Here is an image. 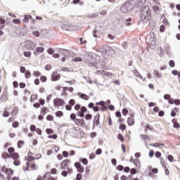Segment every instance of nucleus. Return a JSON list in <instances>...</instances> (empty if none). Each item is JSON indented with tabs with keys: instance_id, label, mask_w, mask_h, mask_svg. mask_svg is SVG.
<instances>
[{
	"instance_id": "nucleus-1",
	"label": "nucleus",
	"mask_w": 180,
	"mask_h": 180,
	"mask_svg": "<svg viewBox=\"0 0 180 180\" xmlns=\"http://www.w3.org/2000/svg\"><path fill=\"white\" fill-rule=\"evenodd\" d=\"M8 153L4 152L1 154L2 158L4 160H6L8 158H13L14 160L13 165H15V167H18L20 165V156L19 155V153L15 152V148L10 147L7 150Z\"/></svg>"
},
{
	"instance_id": "nucleus-2",
	"label": "nucleus",
	"mask_w": 180,
	"mask_h": 180,
	"mask_svg": "<svg viewBox=\"0 0 180 180\" xmlns=\"http://www.w3.org/2000/svg\"><path fill=\"white\" fill-rule=\"evenodd\" d=\"M26 167H23V171H29V167L31 169H36V164L34 163V158L33 156H28L26 158Z\"/></svg>"
},
{
	"instance_id": "nucleus-3",
	"label": "nucleus",
	"mask_w": 180,
	"mask_h": 180,
	"mask_svg": "<svg viewBox=\"0 0 180 180\" xmlns=\"http://www.w3.org/2000/svg\"><path fill=\"white\" fill-rule=\"evenodd\" d=\"M1 172H4V174H6L7 180H11L12 179V175H13V173L15 172L13 171V169L6 167V166H3L1 167Z\"/></svg>"
},
{
	"instance_id": "nucleus-4",
	"label": "nucleus",
	"mask_w": 180,
	"mask_h": 180,
	"mask_svg": "<svg viewBox=\"0 0 180 180\" xmlns=\"http://www.w3.org/2000/svg\"><path fill=\"white\" fill-rule=\"evenodd\" d=\"M141 18L143 23H147V22L151 20V11H150V8H148L146 12L142 13Z\"/></svg>"
},
{
	"instance_id": "nucleus-5",
	"label": "nucleus",
	"mask_w": 180,
	"mask_h": 180,
	"mask_svg": "<svg viewBox=\"0 0 180 180\" xmlns=\"http://www.w3.org/2000/svg\"><path fill=\"white\" fill-rule=\"evenodd\" d=\"M101 53L105 54V56H112V48L108 45H103L100 49Z\"/></svg>"
},
{
	"instance_id": "nucleus-6",
	"label": "nucleus",
	"mask_w": 180,
	"mask_h": 180,
	"mask_svg": "<svg viewBox=\"0 0 180 180\" xmlns=\"http://www.w3.org/2000/svg\"><path fill=\"white\" fill-rule=\"evenodd\" d=\"M65 105V101L60 98H56L53 100V106L55 108H60Z\"/></svg>"
},
{
	"instance_id": "nucleus-7",
	"label": "nucleus",
	"mask_w": 180,
	"mask_h": 180,
	"mask_svg": "<svg viewBox=\"0 0 180 180\" xmlns=\"http://www.w3.org/2000/svg\"><path fill=\"white\" fill-rule=\"evenodd\" d=\"M96 106H101V108H99V110H101V112H105V110H108L106 103L103 101L96 102Z\"/></svg>"
},
{
	"instance_id": "nucleus-8",
	"label": "nucleus",
	"mask_w": 180,
	"mask_h": 180,
	"mask_svg": "<svg viewBox=\"0 0 180 180\" xmlns=\"http://www.w3.org/2000/svg\"><path fill=\"white\" fill-rule=\"evenodd\" d=\"M75 124L79 127H85V126H86V122L84 119L77 118V120H75Z\"/></svg>"
},
{
	"instance_id": "nucleus-9",
	"label": "nucleus",
	"mask_w": 180,
	"mask_h": 180,
	"mask_svg": "<svg viewBox=\"0 0 180 180\" xmlns=\"http://www.w3.org/2000/svg\"><path fill=\"white\" fill-rule=\"evenodd\" d=\"M28 157H33L34 160H40V158H41V154H40L37 151H34V152L29 151Z\"/></svg>"
},
{
	"instance_id": "nucleus-10",
	"label": "nucleus",
	"mask_w": 180,
	"mask_h": 180,
	"mask_svg": "<svg viewBox=\"0 0 180 180\" xmlns=\"http://www.w3.org/2000/svg\"><path fill=\"white\" fill-rule=\"evenodd\" d=\"M36 43L33 41H27L25 45V49H27V50H31L33 51V50L36 49Z\"/></svg>"
},
{
	"instance_id": "nucleus-11",
	"label": "nucleus",
	"mask_w": 180,
	"mask_h": 180,
	"mask_svg": "<svg viewBox=\"0 0 180 180\" xmlns=\"http://www.w3.org/2000/svg\"><path fill=\"white\" fill-rule=\"evenodd\" d=\"M70 162H71V161L68 159L62 161V162L60 163L61 169H67L70 165Z\"/></svg>"
},
{
	"instance_id": "nucleus-12",
	"label": "nucleus",
	"mask_w": 180,
	"mask_h": 180,
	"mask_svg": "<svg viewBox=\"0 0 180 180\" xmlns=\"http://www.w3.org/2000/svg\"><path fill=\"white\" fill-rule=\"evenodd\" d=\"M75 167L77 168V172H79V174H82L84 171H85V169L84 168V166L81 165V163L77 162L75 163Z\"/></svg>"
},
{
	"instance_id": "nucleus-13",
	"label": "nucleus",
	"mask_w": 180,
	"mask_h": 180,
	"mask_svg": "<svg viewBox=\"0 0 180 180\" xmlns=\"http://www.w3.org/2000/svg\"><path fill=\"white\" fill-rule=\"evenodd\" d=\"M101 117L100 114L96 115L93 121V127H96V126H99V119Z\"/></svg>"
},
{
	"instance_id": "nucleus-14",
	"label": "nucleus",
	"mask_w": 180,
	"mask_h": 180,
	"mask_svg": "<svg viewBox=\"0 0 180 180\" xmlns=\"http://www.w3.org/2000/svg\"><path fill=\"white\" fill-rule=\"evenodd\" d=\"M45 176L47 180H58V178L57 176H51V173H50V172H46Z\"/></svg>"
},
{
	"instance_id": "nucleus-15",
	"label": "nucleus",
	"mask_w": 180,
	"mask_h": 180,
	"mask_svg": "<svg viewBox=\"0 0 180 180\" xmlns=\"http://www.w3.org/2000/svg\"><path fill=\"white\" fill-rule=\"evenodd\" d=\"M61 78V75L57 73V72H53L51 77V80L53 82L58 81Z\"/></svg>"
},
{
	"instance_id": "nucleus-16",
	"label": "nucleus",
	"mask_w": 180,
	"mask_h": 180,
	"mask_svg": "<svg viewBox=\"0 0 180 180\" xmlns=\"http://www.w3.org/2000/svg\"><path fill=\"white\" fill-rule=\"evenodd\" d=\"M97 74H101V75H104L105 77H112L113 75V73L105 70H97Z\"/></svg>"
},
{
	"instance_id": "nucleus-17",
	"label": "nucleus",
	"mask_w": 180,
	"mask_h": 180,
	"mask_svg": "<svg viewBox=\"0 0 180 180\" xmlns=\"http://www.w3.org/2000/svg\"><path fill=\"white\" fill-rule=\"evenodd\" d=\"M49 112H50V110L49 109V108L46 106H43L41 108L40 113L43 116H46V115H47V113H49Z\"/></svg>"
},
{
	"instance_id": "nucleus-18",
	"label": "nucleus",
	"mask_w": 180,
	"mask_h": 180,
	"mask_svg": "<svg viewBox=\"0 0 180 180\" xmlns=\"http://www.w3.org/2000/svg\"><path fill=\"white\" fill-rule=\"evenodd\" d=\"M88 108L89 109H93L94 112H99V107L95 106V104H94V103H89L88 104Z\"/></svg>"
},
{
	"instance_id": "nucleus-19",
	"label": "nucleus",
	"mask_w": 180,
	"mask_h": 180,
	"mask_svg": "<svg viewBox=\"0 0 180 180\" xmlns=\"http://www.w3.org/2000/svg\"><path fill=\"white\" fill-rule=\"evenodd\" d=\"M143 127H144V130H145L146 133H147V131H148V130L150 131H154V127H153V125H151L150 124H146Z\"/></svg>"
},
{
	"instance_id": "nucleus-20",
	"label": "nucleus",
	"mask_w": 180,
	"mask_h": 180,
	"mask_svg": "<svg viewBox=\"0 0 180 180\" xmlns=\"http://www.w3.org/2000/svg\"><path fill=\"white\" fill-rule=\"evenodd\" d=\"M44 51V48L43 47H37L36 48L35 51H34V56H39L40 53H43Z\"/></svg>"
},
{
	"instance_id": "nucleus-21",
	"label": "nucleus",
	"mask_w": 180,
	"mask_h": 180,
	"mask_svg": "<svg viewBox=\"0 0 180 180\" xmlns=\"http://www.w3.org/2000/svg\"><path fill=\"white\" fill-rule=\"evenodd\" d=\"M179 112V108L178 107H175L174 109H172L171 116L172 117H175L176 114Z\"/></svg>"
},
{
	"instance_id": "nucleus-22",
	"label": "nucleus",
	"mask_w": 180,
	"mask_h": 180,
	"mask_svg": "<svg viewBox=\"0 0 180 180\" xmlns=\"http://www.w3.org/2000/svg\"><path fill=\"white\" fill-rule=\"evenodd\" d=\"M130 162H133V164H134V165L137 167V168H140V167H141L140 164V160L139 159H131Z\"/></svg>"
},
{
	"instance_id": "nucleus-23",
	"label": "nucleus",
	"mask_w": 180,
	"mask_h": 180,
	"mask_svg": "<svg viewBox=\"0 0 180 180\" xmlns=\"http://www.w3.org/2000/svg\"><path fill=\"white\" fill-rule=\"evenodd\" d=\"M78 96L81 98L82 99H84V101H89V96L85 94L82 93H77Z\"/></svg>"
},
{
	"instance_id": "nucleus-24",
	"label": "nucleus",
	"mask_w": 180,
	"mask_h": 180,
	"mask_svg": "<svg viewBox=\"0 0 180 180\" xmlns=\"http://www.w3.org/2000/svg\"><path fill=\"white\" fill-rule=\"evenodd\" d=\"M134 74L137 77V78H139L140 79H142V81H146V78H143V76L139 72L138 70H134Z\"/></svg>"
},
{
	"instance_id": "nucleus-25",
	"label": "nucleus",
	"mask_w": 180,
	"mask_h": 180,
	"mask_svg": "<svg viewBox=\"0 0 180 180\" xmlns=\"http://www.w3.org/2000/svg\"><path fill=\"white\" fill-rule=\"evenodd\" d=\"M172 122L173 123V127L174 129H180V124L179 122H177L176 119H172Z\"/></svg>"
},
{
	"instance_id": "nucleus-26",
	"label": "nucleus",
	"mask_w": 180,
	"mask_h": 180,
	"mask_svg": "<svg viewBox=\"0 0 180 180\" xmlns=\"http://www.w3.org/2000/svg\"><path fill=\"white\" fill-rule=\"evenodd\" d=\"M62 29H63V30L70 31L72 29V25L65 24L62 26Z\"/></svg>"
},
{
	"instance_id": "nucleus-27",
	"label": "nucleus",
	"mask_w": 180,
	"mask_h": 180,
	"mask_svg": "<svg viewBox=\"0 0 180 180\" xmlns=\"http://www.w3.org/2000/svg\"><path fill=\"white\" fill-rule=\"evenodd\" d=\"M32 19V15H24V19L22 20L23 23H29V20Z\"/></svg>"
},
{
	"instance_id": "nucleus-28",
	"label": "nucleus",
	"mask_w": 180,
	"mask_h": 180,
	"mask_svg": "<svg viewBox=\"0 0 180 180\" xmlns=\"http://www.w3.org/2000/svg\"><path fill=\"white\" fill-rule=\"evenodd\" d=\"M174 105H176V106H179V105H180V100L172 98L170 101V105H174Z\"/></svg>"
},
{
	"instance_id": "nucleus-29",
	"label": "nucleus",
	"mask_w": 180,
	"mask_h": 180,
	"mask_svg": "<svg viewBox=\"0 0 180 180\" xmlns=\"http://www.w3.org/2000/svg\"><path fill=\"white\" fill-rule=\"evenodd\" d=\"M37 98H39V96H37V94H32L30 96V101L32 103L35 102V101H37Z\"/></svg>"
},
{
	"instance_id": "nucleus-30",
	"label": "nucleus",
	"mask_w": 180,
	"mask_h": 180,
	"mask_svg": "<svg viewBox=\"0 0 180 180\" xmlns=\"http://www.w3.org/2000/svg\"><path fill=\"white\" fill-rule=\"evenodd\" d=\"M127 124L128 126H133L134 124V118L128 117Z\"/></svg>"
},
{
	"instance_id": "nucleus-31",
	"label": "nucleus",
	"mask_w": 180,
	"mask_h": 180,
	"mask_svg": "<svg viewBox=\"0 0 180 180\" xmlns=\"http://www.w3.org/2000/svg\"><path fill=\"white\" fill-rule=\"evenodd\" d=\"M59 51L60 52V54H63V56H67V54L70 53V51L67 49H60Z\"/></svg>"
},
{
	"instance_id": "nucleus-32",
	"label": "nucleus",
	"mask_w": 180,
	"mask_h": 180,
	"mask_svg": "<svg viewBox=\"0 0 180 180\" xmlns=\"http://www.w3.org/2000/svg\"><path fill=\"white\" fill-rule=\"evenodd\" d=\"M117 139H118L121 143H124V136L122 134H118Z\"/></svg>"
},
{
	"instance_id": "nucleus-33",
	"label": "nucleus",
	"mask_w": 180,
	"mask_h": 180,
	"mask_svg": "<svg viewBox=\"0 0 180 180\" xmlns=\"http://www.w3.org/2000/svg\"><path fill=\"white\" fill-rule=\"evenodd\" d=\"M17 146L18 148H22L23 146H25V141H22V140L18 141Z\"/></svg>"
},
{
	"instance_id": "nucleus-34",
	"label": "nucleus",
	"mask_w": 180,
	"mask_h": 180,
	"mask_svg": "<svg viewBox=\"0 0 180 180\" xmlns=\"http://www.w3.org/2000/svg\"><path fill=\"white\" fill-rule=\"evenodd\" d=\"M164 99L168 101L169 103H171V101H172V98H171V96L169 94H165L164 96Z\"/></svg>"
},
{
	"instance_id": "nucleus-35",
	"label": "nucleus",
	"mask_w": 180,
	"mask_h": 180,
	"mask_svg": "<svg viewBox=\"0 0 180 180\" xmlns=\"http://www.w3.org/2000/svg\"><path fill=\"white\" fill-rule=\"evenodd\" d=\"M24 57H27V58H30L32 57V52L30 51H24L23 52Z\"/></svg>"
},
{
	"instance_id": "nucleus-36",
	"label": "nucleus",
	"mask_w": 180,
	"mask_h": 180,
	"mask_svg": "<svg viewBox=\"0 0 180 180\" xmlns=\"http://www.w3.org/2000/svg\"><path fill=\"white\" fill-rule=\"evenodd\" d=\"M152 147H155V148H158V147H164V143H152L150 145Z\"/></svg>"
},
{
	"instance_id": "nucleus-37",
	"label": "nucleus",
	"mask_w": 180,
	"mask_h": 180,
	"mask_svg": "<svg viewBox=\"0 0 180 180\" xmlns=\"http://www.w3.org/2000/svg\"><path fill=\"white\" fill-rule=\"evenodd\" d=\"M57 172H58V170H57V168H52L51 169V171L49 172V173L51 174V175H57Z\"/></svg>"
},
{
	"instance_id": "nucleus-38",
	"label": "nucleus",
	"mask_w": 180,
	"mask_h": 180,
	"mask_svg": "<svg viewBox=\"0 0 180 180\" xmlns=\"http://www.w3.org/2000/svg\"><path fill=\"white\" fill-rule=\"evenodd\" d=\"M32 77V73L30 72V71L27 70L25 75V77L26 78V79H29V78H30Z\"/></svg>"
},
{
	"instance_id": "nucleus-39",
	"label": "nucleus",
	"mask_w": 180,
	"mask_h": 180,
	"mask_svg": "<svg viewBox=\"0 0 180 180\" xmlns=\"http://www.w3.org/2000/svg\"><path fill=\"white\" fill-rule=\"evenodd\" d=\"M18 113H19V109H18V108H14L13 110L11 112V115H13V116H16V115H18Z\"/></svg>"
},
{
	"instance_id": "nucleus-40",
	"label": "nucleus",
	"mask_w": 180,
	"mask_h": 180,
	"mask_svg": "<svg viewBox=\"0 0 180 180\" xmlns=\"http://www.w3.org/2000/svg\"><path fill=\"white\" fill-rule=\"evenodd\" d=\"M62 116H64V112L63 111H57L56 113V117H62Z\"/></svg>"
},
{
	"instance_id": "nucleus-41",
	"label": "nucleus",
	"mask_w": 180,
	"mask_h": 180,
	"mask_svg": "<svg viewBox=\"0 0 180 180\" xmlns=\"http://www.w3.org/2000/svg\"><path fill=\"white\" fill-rule=\"evenodd\" d=\"M160 164L162 168H165V167L167 166V164H165V160H164V158H160Z\"/></svg>"
},
{
	"instance_id": "nucleus-42",
	"label": "nucleus",
	"mask_w": 180,
	"mask_h": 180,
	"mask_svg": "<svg viewBox=\"0 0 180 180\" xmlns=\"http://www.w3.org/2000/svg\"><path fill=\"white\" fill-rule=\"evenodd\" d=\"M154 74L155 77H157V78H161V77H162V75L160 73V72H158V70H154Z\"/></svg>"
},
{
	"instance_id": "nucleus-43",
	"label": "nucleus",
	"mask_w": 180,
	"mask_h": 180,
	"mask_svg": "<svg viewBox=\"0 0 180 180\" xmlns=\"http://www.w3.org/2000/svg\"><path fill=\"white\" fill-rule=\"evenodd\" d=\"M70 119L71 120H73L74 122H75V120H77V115H75V113H72L70 115Z\"/></svg>"
},
{
	"instance_id": "nucleus-44",
	"label": "nucleus",
	"mask_w": 180,
	"mask_h": 180,
	"mask_svg": "<svg viewBox=\"0 0 180 180\" xmlns=\"http://www.w3.org/2000/svg\"><path fill=\"white\" fill-rule=\"evenodd\" d=\"M0 99L1 101H3V102H6V101H8V96L3 94Z\"/></svg>"
},
{
	"instance_id": "nucleus-45",
	"label": "nucleus",
	"mask_w": 180,
	"mask_h": 180,
	"mask_svg": "<svg viewBox=\"0 0 180 180\" xmlns=\"http://www.w3.org/2000/svg\"><path fill=\"white\" fill-rule=\"evenodd\" d=\"M46 120H49V122H53V120H54V117L51 115H48L46 116Z\"/></svg>"
},
{
	"instance_id": "nucleus-46",
	"label": "nucleus",
	"mask_w": 180,
	"mask_h": 180,
	"mask_svg": "<svg viewBox=\"0 0 180 180\" xmlns=\"http://www.w3.org/2000/svg\"><path fill=\"white\" fill-rule=\"evenodd\" d=\"M80 161L84 164V165H88V159L86 158H81Z\"/></svg>"
},
{
	"instance_id": "nucleus-47",
	"label": "nucleus",
	"mask_w": 180,
	"mask_h": 180,
	"mask_svg": "<svg viewBox=\"0 0 180 180\" xmlns=\"http://www.w3.org/2000/svg\"><path fill=\"white\" fill-rule=\"evenodd\" d=\"M120 130H122V131H124L126 130V124H121L119 127Z\"/></svg>"
},
{
	"instance_id": "nucleus-48",
	"label": "nucleus",
	"mask_w": 180,
	"mask_h": 180,
	"mask_svg": "<svg viewBox=\"0 0 180 180\" xmlns=\"http://www.w3.org/2000/svg\"><path fill=\"white\" fill-rule=\"evenodd\" d=\"M34 77H40L41 75V73L39 72L38 70L33 72Z\"/></svg>"
},
{
	"instance_id": "nucleus-49",
	"label": "nucleus",
	"mask_w": 180,
	"mask_h": 180,
	"mask_svg": "<svg viewBox=\"0 0 180 180\" xmlns=\"http://www.w3.org/2000/svg\"><path fill=\"white\" fill-rule=\"evenodd\" d=\"M87 111H88V109H86L85 106L81 107L80 112H82V113H86Z\"/></svg>"
},
{
	"instance_id": "nucleus-50",
	"label": "nucleus",
	"mask_w": 180,
	"mask_h": 180,
	"mask_svg": "<svg viewBox=\"0 0 180 180\" xmlns=\"http://www.w3.org/2000/svg\"><path fill=\"white\" fill-rule=\"evenodd\" d=\"M12 127L16 129V127H19V122L15 121L12 124Z\"/></svg>"
},
{
	"instance_id": "nucleus-51",
	"label": "nucleus",
	"mask_w": 180,
	"mask_h": 180,
	"mask_svg": "<svg viewBox=\"0 0 180 180\" xmlns=\"http://www.w3.org/2000/svg\"><path fill=\"white\" fill-rule=\"evenodd\" d=\"M37 129V128H36V125L34 124L31 125L30 127V131H36Z\"/></svg>"
},
{
	"instance_id": "nucleus-52",
	"label": "nucleus",
	"mask_w": 180,
	"mask_h": 180,
	"mask_svg": "<svg viewBox=\"0 0 180 180\" xmlns=\"http://www.w3.org/2000/svg\"><path fill=\"white\" fill-rule=\"evenodd\" d=\"M72 61H74L75 63L81 62L82 61V58H81L80 57H77L72 59Z\"/></svg>"
},
{
	"instance_id": "nucleus-53",
	"label": "nucleus",
	"mask_w": 180,
	"mask_h": 180,
	"mask_svg": "<svg viewBox=\"0 0 180 180\" xmlns=\"http://www.w3.org/2000/svg\"><path fill=\"white\" fill-rule=\"evenodd\" d=\"M20 71L22 74H25V72H26V71L27 70H26V68H25L24 66H21L20 68Z\"/></svg>"
},
{
	"instance_id": "nucleus-54",
	"label": "nucleus",
	"mask_w": 180,
	"mask_h": 180,
	"mask_svg": "<svg viewBox=\"0 0 180 180\" xmlns=\"http://www.w3.org/2000/svg\"><path fill=\"white\" fill-rule=\"evenodd\" d=\"M80 44L82 46L83 44H86V40L84 39L82 37L79 38Z\"/></svg>"
},
{
	"instance_id": "nucleus-55",
	"label": "nucleus",
	"mask_w": 180,
	"mask_h": 180,
	"mask_svg": "<svg viewBox=\"0 0 180 180\" xmlns=\"http://www.w3.org/2000/svg\"><path fill=\"white\" fill-rule=\"evenodd\" d=\"M45 179H46V176H45V174H44V176L38 175L36 180H45Z\"/></svg>"
},
{
	"instance_id": "nucleus-56",
	"label": "nucleus",
	"mask_w": 180,
	"mask_h": 180,
	"mask_svg": "<svg viewBox=\"0 0 180 180\" xmlns=\"http://www.w3.org/2000/svg\"><path fill=\"white\" fill-rule=\"evenodd\" d=\"M13 22H14L15 25H20L21 21L20 19H13Z\"/></svg>"
},
{
	"instance_id": "nucleus-57",
	"label": "nucleus",
	"mask_w": 180,
	"mask_h": 180,
	"mask_svg": "<svg viewBox=\"0 0 180 180\" xmlns=\"http://www.w3.org/2000/svg\"><path fill=\"white\" fill-rule=\"evenodd\" d=\"M41 82H46L47 81V77L46 76H41L40 77Z\"/></svg>"
},
{
	"instance_id": "nucleus-58",
	"label": "nucleus",
	"mask_w": 180,
	"mask_h": 180,
	"mask_svg": "<svg viewBox=\"0 0 180 180\" xmlns=\"http://www.w3.org/2000/svg\"><path fill=\"white\" fill-rule=\"evenodd\" d=\"M92 119V115L87 114L85 115V120H91Z\"/></svg>"
},
{
	"instance_id": "nucleus-59",
	"label": "nucleus",
	"mask_w": 180,
	"mask_h": 180,
	"mask_svg": "<svg viewBox=\"0 0 180 180\" xmlns=\"http://www.w3.org/2000/svg\"><path fill=\"white\" fill-rule=\"evenodd\" d=\"M46 133H47L48 134H53V133H54V131L51 129H46Z\"/></svg>"
},
{
	"instance_id": "nucleus-60",
	"label": "nucleus",
	"mask_w": 180,
	"mask_h": 180,
	"mask_svg": "<svg viewBox=\"0 0 180 180\" xmlns=\"http://www.w3.org/2000/svg\"><path fill=\"white\" fill-rule=\"evenodd\" d=\"M155 157H156V158H161V152L160 151L155 152Z\"/></svg>"
},
{
	"instance_id": "nucleus-61",
	"label": "nucleus",
	"mask_w": 180,
	"mask_h": 180,
	"mask_svg": "<svg viewBox=\"0 0 180 180\" xmlns=\"http://www.w3.org/2000/svg\"><path fill=\"white\" fill-rule=\"evenodd\" d=\"M167 159L169 160V162H174V156L169 155L167 156Z\"/></svg>"
},
{
	"instance_id": "nucleus-62",
	"label": "nucleus",
	"mask_w": 180,
	"mask_h": 180,
	"mask_svg": "<svg viewBox=\"0 0 180 180\" xmlns=\"http://www.w3.org/2000/svg\"><path fill=\"white\" fill-rule=\"evenodd\" d=\"M69 105L70 106H74V105H75V99H70L69 101Z\"/></svg>"
},
{
	"instance_id": "nucleus-63",
	"label": "nucleus",
	"mask_w": 180,
	"mask_h": 180,
	"mask_svg": "<svg viewBox=\"0 0 180 180\" xmlns=\"http://www.w3.org/2000/svg\"><path fill=\"white\" fill-rule=\"evenodd\" d=\"M49 139H53V140H57V137H58V136H57V134H53V135H49Z\"/></svg>"
},
{
	"instance_id": "nucleus-64",
	"label": "nucleus",
	"mask_w": 180,
	"mask_h": 180,
	"mask_svg": "<svg viewBox=\"0 0 180 180\" xmlns=\"http://www.w3.org/2000/svg\"><path fill=\"white\" fill-rule=\"evenodd\" d=\"M140 136L143 139V140H148L150 139L148 136L144 134H141Z\"/></svg>"
}]
</instances>
